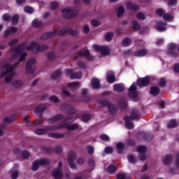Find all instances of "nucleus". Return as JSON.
<instances>
[{"label":"nucleus","instance_id":"nucleus-1","mask_svg":"<svg viewBox=\"0 0 179 179\" xmlns=\"http://www.w3.org/2000/svg\"><path fill=\"white\" fill-rule=\"evenodd\" d=\"M9 52H14V55L4 64L6 71L1 75V78H5V82L9 83L12 82V78L15 76L13 69L26 59L27 52L24 51L23 45H17L14 49L9 50Z\"/></svg>","mask_w":179,"mask_h":179},{"label":"nucleus","instance_id":"nucleus-2","mask_svg":"<svg viewBox=\"0 0 179 179\" xmlns=\"http://www.w3.org/2000/svg\"><path fill=\"white\" fill-rule=\"evenodd\" d=\"M71 117H73V119H71L68 117L66 121H64L61 125L59 126H49L47 127L46 129L48 131H57V129H61V128H66L68 131H75V129H78L79 128V124H70L68 123V121H70L71 122H73L74 120H76V115L73 114Z\"/></svg>","mask_w":179,"mask_h":179},{"label":"nucleus","instance_id":"nucleus-3","mask_svg":"<svg viewBox=\"0 0 179 179\" xmlns=\"http://www.w3.org/2000/svg\"><path fill=\"white\" fill-rule=\"evenodd\" d=\"M66 33L71 34V36H78L79 34L78 31L70 29L69 28H64L61 31H55L54 32H48L42 35V40H48V38H52L55 36H64Z\"/></svg>","mask_w":179,"mask_h":179},{"label":"nucleus","instance_id":"nucleus-4","mask_svg":"<svg viewBox=\"0 0 179 179\" xmlns=\"http://www.w3.org/2000/svg\"><path fill=\"white\" fill-rule=\"evenodd\" d=\"M78 12H79V9H78V8L73 10L70 8H66L62 10V13H63L65 19H71L73 16H76L78 15Z\"/></svg>","mask_w":179,"mask_h":179},{"label":"nucleus","instance_id":"nucleus-5","mask_svg":"<svg viewBox=\"0 0 179 179\" xmlns=\"http://www.w3.org/2000/svg\"><path fill=\"white\" fill-rule=\"evenodd\" d=\"M45 48H47V46H39L37 43L33 42L27 48V51H33L34 54H37L38 51H43V50H45Z\"/></svg>","mask_w":179,"mask_h":179},{"label":"nucleus","instance_id":"nucleus-6","mask_svg":"<svg viewBox=\"0 0 179 179\" xmlns=\"http://www.w3.org/2000/svg\"><path fill=\"white\" fill-rule=\"evenodd\" d=\"M50 162L48 159H42L39 161H34L32 164V170L33 171H37L38 170V167L40 166H48Z\"/></svg>","mask_w":179,"mask_h":179},{"label":"nucleus","instance_id":"nucleus-7","mask_svg":"<svg viewBox=\"0 0 179 179\" xmlns=\"http://www.w3.org/2000/svg\"><path fill=\"white\" fill-rule=\"evenodd\" d=\"M93 48L95 51L101 52L102 55H108L110 52V48L107 46H101L99 45H93Z\"/></svg>","mask_w":179,"mask_h":179},{"label":"nucleus","instance_id":"nucleus-8","mask_svg":"<svg viewBox=\"0 0 179 179\" xmlns=\"http://www.w3.org/2000/svg\"><path fill=\"white\" fill-rule=\"evenodd\" d=\"M62 167V162H59V168L55 169L53 170L52 176L55 179H61L62 178V169L61 168Z\"/></svg>","mask_w":179,"mask_h":179},{"label":"nucleus","instance_id":"nucleus-9","mask_svg":"<svg viewBox=\"0 0 179 179\" xmlns=\"http://www.w3.org/2000/svg\"><path fill=\"white\" fill-rule=\"evenodd\" d=\"M146 150L148 149L143 145H139L137 148V152L139 153V159L141 161L146 160Z\"/></svg>","mask_w":179,"mask_h":179},{"label":"nucleus","instance_id":"nucleus-10","mask_svg":"<svg viewBox=\"0 0 179 179\" xmlns=\"http://www.w3.org/2000/svg\"><path fill=\"white\" fill-rule=\"evenodd\" d=\"M34 64H36V59H31L26 65V71L27 73H33L34 72Z\"/></svg>","mask_w":179,"mask_h":179},{"label":"nucleus","instance_id":"nucleus-11","mask_svg":"<svg viewBox=\"0 0 179 179\" xmlns=\"http://www.w3.org/2000/svg\"><path fill=\"white\" fill-rule=\"evenodd\" d=\"M66 75L70 76L71 79H80L82 78V72L73 73L72 70L66 69Z\"/></svg>","mask_w":179,"mask_h":179},{"label":"nucleus","instance_id":"nucleus-12","mask_svg":"<svg viewBox=\"0 0 179 179\" xmlns=\"http://www.w3.org/2000/svg\"><path fill=\"white\" fill-rule=\"evenodd\" d=\"M167 48V54H169V55H171V57H177V52L174 51V50L177 48V45L175 43H169Z\"/></svg>","mask_w":179,"mask_h":179},{"label":"nucleus","instance_id":"nucleus-13","mask_svg":"<svg viewBox=\"0 0 179 179\" xmlns=\"http://www.w3.org/2000/svg\"><path fill=\"white\" fill-rule=\"evenodd\" d=\"M129 97H131V99H136V97H138V91H136V85L135 83L131 85L129 89Z\"/></svg>","mask_w":179,"mask_h":179},{"label":"nucleus","instance_id":"nucleus-14","mask_svg":"<svg viewBox=\"0 0 179 179\" xmlns=\"http://www.w3.org/2000/svg\"><path fill=\"white\" fill-rule=\"evenodd\" d=\"M75 159H76V154L75 152H70L68 155V162L71 169H75V164H73V160H75Z\"/></svg>","mask_w":179,"mask_h":179},{"label":"nucleus","instance_id":"nucleus-15","mask_svg":"<svg viewBox=\"0 0 179 179\" xmlns=\"http://www.w3.org/2000/svg\"><path fill=\"white\" fill-rule=\"evenodd\" d=\"M150 82V78L149 77H145L144 78H139L137 81V84L140 87H143L144 86H148Z\"/></svg>","mask_w":179,"mask_h":179},{"label":"nucleus","instance_id":"nucleus-16","mask_svg":"<svg viewBox=\"0 0 179 179\" xmlns=\"http://www.w3.org/2000/svg\"><path fill=\"white\" fill-rule=\"evenodd\" d=\"M78 57H87L89 61H92V59H93V57L90 56L89 50L86 48L80 50L78 53Z\"/></svg>","mask_w":179,"mask_h":179},{"label":"nucleus","instance_id":"nucleus-17","mask_svg":"<svg viewBox=\"0 0 179 179\" xmlns=\"http://www.w3.org/2000/svg\"><path fill=\"white\" fill-rule=\"evenodd\" d=\"M102 106H104L105 107H108V109L110 113H114L115 111V106H114V104L107 101H104L103 102H102Z\"/></svg>","mask_w":179,"mask_h":179},{"label":"nucleus","instance_id":"nucleus-18","mask_svg":"<svg viewBox=\"0 0 179 179\" xmlns=\"http://www.w3.org/2000/svg\"><path fill=\"white\" fill-rule=\"evenodd\" d=\"M167 23L163 22H159L156 27L157 31H166V26Z\"/></svg>","mask_w":179,"mask_h":179},{"label":"nucleus","instance_id":"nucleus-19","mask_svg":"<svg viewBox=\"0 0 179 179\" xmlns=\"http://www.w3.org/2000/svg\"><path fill=\"white\" fill-rule=\"evenodd\" d=\"M113 90L117 93H121L125 90V88L122 84H115L113 85Z\"/></svg>","mask_w":179,"mask_h":179},{"label":"nucleus","instance_id":"nucleus-20","mask_svg":"<svg viewBox=\"0 0 179 179\" xmlns=\"http://www.w3.org/2000/svg\"><path fill=\"white\" fill-rule=\"evenodd\" d=\"M126 8L127 9H131V10H138L139 9V6L132 3V2L129 1L126 3Z\"/></svg>","mask_w":179,"mask_h":179},{"label":"nucleus","instance_id":"nucleus-21","mask_svg":"<svg viewBox=\"0 0 179 179\" xmlns=\"http://www.w3.org/2000/svg\"><path fill=\"white\" fill-rule=\"evenodd\" d=\"M148 54V50L146 49H141L136 51L134 52V57H145Z\"/></svg>","mask_w":179,"mask_h":179},{"label":"nucleus","instance_id":"nucleus-22","mask_svg":"<svg viewBox=\"0 0 179 179\" xmlns=\"http://www.w3.org/2000/svg\"><path fill=\"white\" fill-rule=\"evenodd\" d=\"M49 138H55L56 139H59L61 138H64V135L60 133L51 132L48 134Z\"/></svg>","mask_w":179,"mask_h":179},{"label":"nucleus","instance_id":"nucleus-23","mask_svg":"<svg viewBox=\"0 0 179 179\" xmlns=\"http://www.w3.org/2000/svg\"><path fill=\"white\" fill-rule=\"evenodd\" d=\"M91 85L94 89H100V80H99L97 78H92Z\"/></svg>","mask_w":179,"mask_h":179},{"label":"nucleus","instance_id":"nucleus-24","mask_svg":"<svg viewBox=\"0 0 179 179\" xmlns=\"http://www.w3.org/2000/svg\"><path fill=\"white\" fill-rule=\"evenodd\" d=\"M114 73L113 71H109L108 73L107 79L108 83H114L115 82V78Z\"/></svg>","mask_w":179,"mask_h":179},{"label":"nucleus","instance_id":"nucleus-25","mask_svg":"<svg viewBox=\"0 0 179 179\" xmlns=\"http://www.w3.org/2000/svg\"><path fill=\"white\" fill-rule=\"evenodd\" d=\"M129 119V117L128 116H125L124 117V120H125V127L128 129H132L134 128V123H132V122H129L128 121V120Z\"/></svg>","mask_w":179,"mask_h":179},{"label":"nucleus","instance_id":"nucleus-26","mask_svg":"<svg viewBox=\"0 0 179 179\" xmlns=\"http://www.w3.org/2000/svg\"><path fill=\"white\" fill-rule=\"evenodd\" d=\"M140 117L141 116L139 115V114H138V110L134 109L131 111V114L129 117V119L130 120H139Z\"/></svg>","mask_w":179,"mask_h":179},{"label":"nucleus","instance_id":"nucleus-27","mask_svg":"<svg viewBox=\"0 0 179 179\" xmlns=\"http://www.w3.org/2000/svg\"><path fill=\"white\" fill-rule=\"evenodd\" d=\"M62 118V115H56L48 120V124H54V122H57V121H59V120H61Z\"/></svg>","mask_w":179,"mask_h":179},{"label":"nucleus","instance_id":"nucleus-28","mask_svg":"<svg viewBox=\"0 0 179 179\" xmlns=\"http://www.w3.org/2000/svg\"><path fill=\"white\" fill-rule=\"evenodd\" d=\"M10 174H11V178L13 179H16L17 178L18 176H19V171L16 169H15V168H13L10 171H9Z\"/></svg>","mask_w":179,"mask_h":179},{"label":"nucleus","instance_id":"nucleus-29","mask_svg":"<svg viewBox=\"0 0 179 179\" xmlns=\"http://www.w3.org/2000/svg\"><path fill=\"white\" fill-rule=\"evenodd\" d=\"M160 93V90H159V87H152L150 89V94L152 96H157Z\"/></svg>","mask_w":179,"mask_h":179},{"label":"nucleus","instance_id":"nucleus-30","mask_svg":"<svg viewBox=\"0 0 179 179\" xmlns=\"http://www.w3.org/2000/svg\"><path fill=\"white\" fill-rule=\"evenodd\" d=\"M131 41L129 38H124L122 41V45L123 47H129V45H131Z\"/></svg>","mask_w":179,"mask_h":179},{"label":"nucleus","instance_id":"nucleus-31","mask_svg":"<svg viewBox=\"0 0 179 179\" xmlns=\"http://www.w3.org/2000/svg\"><path fill=\"white\" fill-rule=\"evenodd\" d=\"M79 86H80L79 83L76 82V81L68 83V87L70 89H78V87H79Z\"/></svg>","mask_w":179,"mask_h":179},{"label":"nucleus","instance_id":"nucleus-32","mask_svg":"<svg viewBox=\"0 0 179 179\" xmlns=\"http://www.w3.org/2000/svg\"><path fill=\"white\" fill-rule=\"evenodd\" d=\"M32 26H34V27H36V28L41 27V26H43V22H41L37 19H35L32 22Z\"/></svg>","mask_w":179,"mask_h":179},{"label":"nucleus","instance_id":"nucleus-33","mask_svg":"<svg viewBox=\"0 0 179 179\" xmlns=\"http://www.w3.org/2000/svg\"><path fill=\"white\" fill-rule=\"evenodd\" d=\"M45 108H47V106L45 104H41L36 108L35 111L36 113H41V111H44Z\"/></svg>","mask_w":179,"mask_h":179},{"label":"nucleus","instance_id":"nucleus-34","mask_svg":"<svg viewBox=\"0 0 179 179\" xmlns=\"http://www.w3.org/2000/svg\"><path fill=\"white\" fill-rule=\"evenodd\" d=\"M17 31V28L11 27L5 31V36H9V34L12 33H16Z\"/></svg>","mask_w":179,"mask_h":179},{"label":"nucleus","instance_id":"nucleus-35","mask_svg":"<svg viewBox=\"0 0 179 179\" xmlns=\"http://www.w3.org/2000/svg\"><path fill=\"white\" fill-rule=\"evenodd\" d=\"M125 12V10L124 8V6H120L118 8H117V17H121V16H122V15H124V13Z\"/></svg>","mask_w":179,"mask_h":179},{"label":"nucleus","instance_id":"nucleus-36","mask_svg":"<svg viewBox=\"0 0 179 179\" xmlns=\"http://www.w3.org/2000/svg\"><path fill=\"white\" fill-rule=\"evenodd\" d=\"M132 25H133V29L135 31H138V30H141V25L136 21H133Z\"/></svg>","mask_w":179,"mask_h":179},{"label":"nucleus","instance_id":"nucleus-37","mask_svg":"<svg viewBox=\"0 0 179 179\" xmlns=\"http://www.w3.org/2000/svg\"><path fill=\"white\" fill-rule=\"evenodd\" d=\"M117 179H129V176L127 173H118L116 176Z\"/></svg>","mask_w":179,"mask_h":179},{"label":"nucleus","instance_id":"nucleus-38","mask_svg":"<svg viewBox=\"0 0 179 179\" xmlns=\"http://www.w3.org/2000/svg\"><path fill=\"white\" fill-rule=\"evenodd\" d=\"M164 20H166V22H171L173 19H174V17L173 15H170L169 13H166L164 15Z\"/></svg>","mask_w":179,"mask_h":179},{"label":"nucleus","instance_id":"nucleus-39","mask_svg":"<svg viewBox=\"0 0 179 179\" xmlns=\"http://www.w3.org/2000/svg\"><path fill=\"white\" fill-rule=\"evenodd\" d=\"M113 37H114V34L112 32H108L105 36V40H106V41H111Z\"/></svg>","mask_w":179,"mask_h":179},{"label":"nucleus","instance_id":"nucleus-40","mask_svg":"<svg viewBox=\"0 0 179 179\" xmlns=\"http://www.w3.org/2000/svg\"><path fill=\"white\" fill-rule=\"evenodd\" d=\"M35 134H36V135H45V134H47V130L43 129H39L35 130Z\"/></svg>","mask_w":179,"mask_h":179},{"label":"nucleus","instance_id":"nucleus-41","mask_svg":"<svg viewBox=\"0 0 179 179\" xmlns=\"http://www.w3.org/2000/svg\"><path fill=\"white\" fill-rule=\"evenodd\" d=\"M176 127H177V122L175 120H171L168 124V128H176Z\"/></svg>","mask_w":179,"mask_h":179},{"label":"nucleus","instance_id":"nucleus-42","mask_svg":"<svg viewBox=\"0 0 179 179\" xmlns=\"http://www.w3.org/2000/svg\"><path fill=\"white\" fill-rule=\"evenodd\" d=\"M171 162V156L170 155H166L164 157L163 159V162L164 164H169Z\"/></svg>","mask_w":179,"mask_h":179},{"label":"nucleus","instance_id":"nucleus-43","mask_svg":"<svg viewBox=\"0 0 179 179\" xmlns=\"http://www.w3.org/2000/svg\"><path fill=\"white\" fill-rule=\"evenodd\" d=\"M108 173H115L117 171V167L114 165H110L108 167Z\"/></svg>","mask_w":179,"mask_h":179},{"label":"nucleus","instance_id":"nucleus-44","mask_svg":"<svg viewBox=\"0 0 179 179\" xmlns=\"http://www.w3.org/2000/svg\"><path fill=\"white\" fill-rule=\"evenodd\" d=\"M117 149L118 150V153H122V150L124 149V144L122 143H118L117 144Z\"/></svg>","mask_w":179,"mask_h":179},{"label":"nucleus","instance_id":"nucleus-45","mask_svg":"<svg viewBox=\"0 0 179 179\" xmlns=\"http://www.w3.org/2000/svg\"><path fill=\"white\" fill-rule=\"evenodd\" d=\"M17 20H19V16L17 15H15L11 18V23H12V24H17Z\"/></svg>","mask_w":179,"mask_h":179},{"label":"nucleus","instance_id":"nucleus-46","mask_svg":"<svg viewBox=\"0 0 179 179\" xmlns=\"http://www.w3.org/2000/svg\"><path fill=\"white\" fill-rule=\"evenodd\" d=\"M24 10L26 13H33L34 12V9L30 6H25Z\"/></svg>","mask_w":179,"mask_h":179},{"label":"nucleus","instance_id":"nucleus-47","mask_svg":"<svg viewBox=\"0 0 179 179\" xmlns=\"http://www.w3.org/2000/svg\"><path fill=\"white\" fill-rule=\"evenodd\" d=\"M156 14L158 15V16H163L164 17V15H166V11L162 8H159L157 10Z\"/></svg>","mask_w":179,"mask_h":179},{"label":"nucleus","instance_id":"nucleus-48","mask_svg":"<svg viewBox=\"0 0 179 179\" xmlns=\"http://www.w3.org/2000/svg\"><path fill=\"white\" fill-rule=\"evenodd\" d=\"M136 18H137L138 20H145V15L143 14V13H137V15H136Z\"/></svg>","mask_w":179,"mask_h":179},{"label":"nucleus","instance_id":"nucleus-49","mask_svg":"<svg viewBox=\"0 0 179 179\" xmlns=\"http://www.w3.org/2000/svg\"><path fill=\"white\" fill-rule=\"evenodd\" d=\"M57 55L54 52H50L48 55V59H50L51 61H52V59H55Z\"/></svg>","mask_w":179,"mask_h":179},{"label":"nucleus","instance_id":"nucleus-50","mask_svg":"<svg viewBox=\"0 0 179 179\" xmlns=\"http://www.w3.org/2000/svg\"><path fill=\"white\" fill-rule=\"evenodd\" d=\"M13 85V86H15V87H20L22 83V81L16 80H14Z\"/></svg>","mask_w":179,"mask_h":179},{"label":"nucleus","instance_id":"nucleus-51","mask_svg":"<svg viewBox=\"0 0 179 179\" xmlns=\"http://www.w3.org/2000/svg\"><path fill=\"white\" fill-rule=\"evenodd\" d=\"M90 118H92V116H90V115H83V121L84 122H87V121L90 120Z\"/></svg>","mask_w":179,"mask_h":179},{"label":"nucleus","instance_id":"nucleus-52","mask_svg":"<svg viewBox=\"0 0 179 179\" xmlns=\"http://www.w3.org/2000/svg\"><path fill=\"white\" fill-rule=\"evenodd\" d=\"M91 24L95 27H97V26H100L101 24V22L99 20H94L91 22Z\"/></svg>","mask_w":179,"mask_h":179},{"label":"nucleus","instance_id":"nucleus-53","mask_svg":"<svg viewBox=\"0 0 179 179\" xmlns=\"http://www.w3.org/2000/svg\"><path fill=\"white\" fill-rule=\"evenodd\" d=\"M22 157H23V159H29V157H30V153H29V152L27 151H22Z\"/></svg>","mask_w":179,"mask_h":179},{"label":"nucleus","instance_id":"nucleus-54","mask_svg":"<svg viewBox=\"0 0 179 179\" xmlns=\"http://www.w3.org/2000/svg\"><path fill=\"white\" fill-rule=\"evenodd\" d=\"M87 150L89 153V155H93V153H94V148H93V146H87Z\"/></svg>","mask_w":179,"mask_h":179},{"label":"nucleus","instance_id":"nucleus-55","mask_svg":"<svg viewBox=\"0 0 179 179\" xmlns=\"http://www.w3.org/2000/svg\"><path fill=\"white\" fill-rule=\"evenodd\" d=\"M100 138L102 141H106V142H108V141H110V137H108L107 134H101L100 136Z\"/></svg>","mask_w":179,"mask_h":179},{"label":"nucleus","instance_id":"nucleus-56","mask_svg":"<svg viewBox=\"0 0 179 179\" xmlns=\"http://www.w3.org/2000/svg\"><path fill=\"white\" fill-rule=\"evenodd\" d=\"M128 160L130 163H135L136 162V159L134 155H129Z\"/></svg>","mask_w":179,"mask_h":179},{"label":"nucleus","instance_id":"nucleus-57","mask_svg":"<svg viewBox=\"0 0 179 179\" xmlns=\"http://www.w3.org/2000/svg\"><path fill=\"white\" fill-rule=\"evenodd\" d=\"M57 8H58V3H57V2H52L50 3V9L54 10V9H57Z\"/></svg>","mask_w":179,"mask_h":179},{"label":"nucleus","instance_id":"nucleus-58","mask_svg":"<svg viewBox=\"0 0 179 179\" xmlns=\"http://www.w3.org/2000/svg\"><path fill=\"white\" fill-rule=\"evenodd\" d=\"M165 85H166V80H164V78H161L159 80V86H160V87H164Z\"/></svg>","mask_w":179,"mask_h":179},{"label":"nucleus","instance_id":"nucleus-59","mask_svg":"<svg viewBox=\"0 0 179 179\" xmlns=\"http://www.w3.org/2000/svg\"><path fill=\"white\" fill-rule=\"evenodd\" d=\"M3 20L5 22H9V20H10V15L9 14H4L3 15Z\"/></svg>","mask_w":179,"mask_h":179},{"label":"nucleus","instance_id":"nucleus-60","mask_svg":"<svg viewBox=\"0 0 179 179\" xmlns=\"http://www.w3.org/2000/svg\"><path fill=\"white\" fill-rule=\"evenodd\" d=\"M50 101H53L54 103H58V101H59V99H58V97L55 96H52L50 98Z\"/></svg>","mask_w":179,"mask_h":179},{"label":"nucleus","instance_id":"nucleus-61","mask_svg":"<svg viewBox=\"0 0 179 179\" xmlns=\"http://www.w3.org/2000/svg\"><path fill=\"white\" fill-rule=\"evenodd\" d=\"M12 121H15V119H12L10 117H6L3 120L4 124H9V122H12Z\"/></svg>","mask_w":179,"mask_h":179},{"label":"nucleus","instance_id":"nucleus-62","mask_svg":"<svg viewBox=\"0 0 179 179\" xmlns=\"http://www.w3.org/2000/svg\"><path fill=\"white\" fill-rule=\"evenodd\" d=\"M177 3V0H168L169 6H173Z\"/></svg>","mask_w":179,"mask_h":179},{"label":"nucleus","instance_id":"nucleus-63","mask_svg":"<svg viewBox=\"0 0 179 179\" xmlns=\"http://www.w3.org/2000/svg\"><path fill=\"white\" fill-rule=\"evenodd\" d=\"M61 75H62L61 71H57L53 74L52 78L56 79V78H59Z\"/></svg>","mask_w":179,"mask_h":179},{"label":"nucleus","instance_id":"nucleus-64","mask_svg":"<svg viewBox=\"0 0 179 179\" xmlns=\"http://www.w3.org/2000/svg\"><path fill=\"white\" fill-rule=\"evenodd\" d=\"M106 153L110 154L113 153V148L112 147H106L105 148Z\"/></svg>","mask_w":179,"mask_h":179}]
</instances>
